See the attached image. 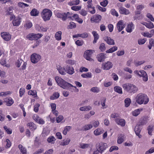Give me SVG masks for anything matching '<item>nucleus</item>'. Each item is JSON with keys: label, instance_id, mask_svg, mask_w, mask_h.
Here are the masks:
<instances>
[{"label": "nucleus", "instance_id": "obj_8", "mask_svg": "<svg viewBox=\"0 0 154 154\" xmlns=\"http://www.w3.org/2000/svg\"><path fill=\"white\" fill-rule=\"evenodd\" d=\"M113 64L110 61H107L105 63L102 64V68L104 70H108L112 67Z\"/></svg>", "mask_w": 154, "mask_h": 154}, {"label": "nucleus", "instance_id": "obj_47", "mask_svg": "<svg viewBox=\"0 0 154 154\" xmlns=\"http://www.w3.org/2000/svg\"><path fill=\"white\" fill-rule=\"evenodd\" d=\"M145 26L149 29H151L154 28V25L153 23L151 22L149 23H147V24H146Z\"/></svg>", "mask_w": 154, "mask_h": 154}, {"label": "nucleus", "instance_id": "obj_27", "mask_svg": "<svg viewBox=\"0 0 154 154\" xmlns=\"http://www.w3.org/2000/svg\"><path fill=\"white\" fill-rule=\"evenodd\" d=\"M143 110V109L140 108L134 110L132 112V115L133 116H137L140 113V112Z\"/></svg>", "mask_w": 154, "mask_h": 154}, {"label": "nucleus", "instance_id": "obj_50", "mask_svg": "<svg viewBox=\"0 0 154 154\" xmlns=\"http://www.w3.org/2000/svg\"><path fill=\"white\" fill-rule=\"evenodd\" d=\"M91 91L94 93H97L100 91V89L97 87H94L91 89Z\"/></svg>", "mask_w": 154, "mask_h": 154}, {"label": "nucleus", "instance_id": "obj_10", "mask_svg": "<svg viewBox=\"0 0 154 154\" xmlns=\"http://www.w3.org/2000/svg\"><path fill=\"white\" fill-rule=\"evenodd\" d=\"M102 16L99 14L95 15L91 18V20L97 23H99L101 20Z\"/></svg>", "mask_w": 154, "mask_h": 154}, {"label": "nucleus", "instance_id": "obj_20", "mask_svg": "<svg viewBox=\"0 0 154 154\" xmlns=\"http://www.w3.org/2000/svg\"><path fill=\"white\" fill-rule=\"evenodd\" d=\"M134 28V24L131 22L130 24L128 25L126 28V31L128 32H131L132 31V29Z\"/></svg>", "mask_w": 154, "mask_h": 154}, {"label": "nucleus", "instance_id": "obj_59", "mask_svg": "<svg viewBox=\"0 0 154 154\" xmlns=\"http://www.w3.org/2000/svg\"><path fill=\"white\" fill-rule=\"evenodd\" d=\"M25 93V89L23 88H21L20 89L19 91V94H20V97H22L23 95Z\"/></svg>", "mask_w": 154, "mask_h": 154}, {"label": "nucleus", "instance_id": "obj_56", "mask_svg": "<svg viewBox=\"0 0 154 154\" xmlns=\"http://www.w3.org/2000/svg\"><path fill=\"white\" fill-rule=\"evenodd\" d=\"M81 6H73L71 8V9L75 11H78L80 10L81 8Z\"/></svg>", "mask_w": 154, "mask_h": 154}, {"label": "nucleus", "instance_id": "obj_2", "mask_svg": "<svg viewBox=\"0 0 154 154\" xmlns=\"http://www.w3.org/2000/svg\"><path fill=\"white\" fill-rule=\"evenodd\" d=\"M122 87L125 91L130 94H134L138 90L137 86L130 83L124 84L122 85Z\"/></svg>", "mask_w": 154, "mask_h": 154}, {"label": "nucleus", "instance_id": "obj_42", "mask_svg": "<svg viewBox=\"0 0 154 154\" xmlns=\"http://www.w3.org/2000/svg\"><path fill=\"white\" fill-rule=\"evenodd\" d=\"M28 94L30 95H32L35 97L37 96V92L35 90H30L28 92Z\"/></svg>", "mask_w": 154, "mask_h": 154}, {"label": "nucleus", "instance_id": "obj_21", "mask_svg": "<svg viewBox=\"0 0 154 154\" xmlns=\"http://www.w3.org/2000/svg\"><path fill=\"white\" fill-rule=\"evenodd\" d=\"M104 132V131L103 129L98 128L94 131V133L95 135L98 136L102 134Z\"/></svg>", "mask_w": 154, "mask_h": 154}, {"label": "nucleus", "instance_id": "obj_61", "mask_svg": "<svg viewBox=\"0 0 154 154\" xmlns=\"http://www.w3.org/2000/svg\"><path fill=\"white\" fill-rule=\"evenodd\" d=\"M119 148L118 146H112L110 148L109 151L111 152L114 150H118Z\"/></svg>", "mask_w": 154, "mask_h": 154}, {"label": "nucleus", "instance_id": "obj_55", "mask_svg": "<svg viewBox=\"0 0 154 154\" xmlns=\"http://www.w3.org/2000/svg\"><path fill=\"white\" fill-rule=\"evenodd\" d=\"M108 3V1L107 0H104L103 1L100 2V5L103 7H106Z\"/></svg>", "mask_w": 154, "mask_h": 154}, {"label": "nucleus", "instance_id": "obj_22", "mask_svg": "<svg viewBox=\"0 0 154 154\" xmlns=\"http://www.w3.org/2000/svg\"><path fill=\"white\" fill-rule=\"evenodd\" d=\"M18 147L22 154H27V150L26 149L23 147L21 144L18 145Z\"/></svg>", "mask_w": 154, "mask_h": 154}, {"label": "nucleus", "instance_id": "obj_14", "mask_svg": "<svg viewBox=\"0 0 154 154\" xmlns=\"http://www.w3.org/2000/svg\"><path fill=\"white\" fill-rule=\"evenodd\" d=\"M65 69L66 72L69 74L72 75L75 72L74 69L72 66L67 65L66 66Z\"/></svg>", "mask_w": 154, "mask_h": 154}, {"label": "nucleus", "instance_id": "obj_12", "mask_svg": "<svg viewBox=\"0 0 154 154\" xmlns=\"http://www.w3.org/2000/svg\"><path fill=\"white\" fill-rule=\"evenodd\" d=\"M125 25L122 20H119L117 23L116 28L118 30V32L121 31L125 28Z\"/></svg>", "mask_w": 154, "mask_h": 154}, {"label": "nucleus", "instance_id": "obj_15", "mask_svg": "<svg viewBox=\"0 0 154 154\" xmlns=\"http://www.w3.org/2000/svg\"><path fill=\"white\" fill-rule=\"evenodd\" d=\"M120 13L122 14L127 15L130 14V12L128 10L123 7H121L119 9Z\"/></svg>", "mask_w": 154, "mask_h": 154}, {"label": "nucleus", "instance_id": "obj_23", "mask_svg": "<svg viewBox=\"0 0 154 154\" xmlns=\"http://www.w3.org/2000/svg\"><path fill=\"white\" fill-rule=\"evenodd\" d=\"M97 58L99 62H101L105 58V55L103 53H100L98 55Z\"/></svg>", "mask_w": 154, "mask_h": 154}, {"label": "nucleus", "instance_id": "obj_19", "mask_svg": "<svg viewBox=\"0 0 154 154\" xmlns=\"http://www.w3.org/2000/svg\"><path fill=\"white\" fill-rule=\"evenodd\" d=\"M20 17H18L16 19H15L13 20L12 23L14 26H19L21 22L20 20Z\"/></svg>", "mask_w": 154, "mask_h": 154}, {"label": "nucleus", "instance_id": "obj_53", "mask_svg": "<svg viewBox=\"0 0 154 154\" xmlns=\"http://www.w3.org/2000/svg\"><path fill=\"white\" fill-rule=\"evenodd\" d=\"M79 37L82 38H87L88 36V34L87 32H84L82 34H80Z\"/></svg>", "mask_w": 154, "mask_h": 154}, {"label": "nucleus", "instance_id": "obj_25", "mask_svg": "<svg viewBox=\"0 0 154 154\" xmlns=\"http://www.w3.org/2000/svg\"><path fill=\"white\" fill-rule=\"evenodd\" d=\"M92 33L94 37V39L93 42L94 44L97 42V40L99 38V36L98 34L96 31H93Z\"/></svg>", "mask_w": 154, "mask_h": 154}, {"label": "nucleus", "instance_id": "obj_17", "mask_svg": "<svg viewBox=\"0 0 154 154\" xmlns=\"http://www.w3.org/2000/svg\"><path fill=\"white\" fill-rule=\"evenodd\" d=\"M115 121L118 125H120L122 127L124 126L125 125V121L124 119L117 118L116 119Z\"/></svg>", "mask_w": 154, "mask_h": 154}, {"label": "nucleus", "instance_id": "obj_46", "mask_svg": "<svg viewBox=\"0 0 154 154\" xmlns=\"http://www.w3.org/2000/svg\"><path fill=\"white\" fill-rule=\"evenodd\" d=\"M13 8L12 7H9L6 11V15H9L11 14L13 12Z\"/></svg>", "mask_w": 154, "mask_h": 154}, {"label": "nucleus", "instance_id": "obj_36", "mask_svg": "<svg viewBox=\"0 0 154 154\" xmlns=\"http://www.w3.org/2000/svg\"><path fill=\"white\" fill-rule=\"evenodd\" d=\"M43 36V35L40 33H34V40H37Z\"/></svg>", "mask_w": 154, "mask_h": 154}, {"label": "nucleus", "instance_id": "obj_60", "mask_svg": "<svg viewBox=\"0 0 154 154\" xmlns=\"http://www.w3.org/2000/svg\"><path fill=\"white\" fill-rule=\"evenodd\" d=\"M90 144L88 143H81L80 145V147L82 149H85L89 146Z\"/></svg>", "mask_w": 154, "mask_h": 154}, {"label": "nucleus", "instance_id": "obj_49", "mask_svg": "<svg viewBox=\"0 0 154 154\" xmlns=\"http://www.w3.org/2000/svg\"><path fill=\"white\" fill-rule=\"evenodd\" d=\"M26 38L30 40H33L34 33H31L28 34L26 36Z\"/></svg>", "mask_w": 154, "mask_h": 154}, {"label": "nucleus", "instance_id": "obj_44", "mask_svg": "<svg viewBox=\"0 0 154 154\" xmlns=\"http://www.w3.org/2000/svg\"><path fill=\"white\" fill-rule=\"evenodd\" d=\"M4 128L8 134H12V131L10 128H8L6 126H4Z\"/></svg>", "mask_w": 154, "mask_h": 154}, {"label": "nucleus", "instance_id": "obj_58", "mask_svg": "<svg viewBox=\"0 0 154 154\" xmlns=\"http://www.w3.org/2000/svg\"><path fill=\"white\" fill-rule=\"evenodd\" d=\"M153 126L150 125L148 127L147 130H148V133L150 135H152V133L153 130Z\"/></svg>", "mask_w": 154, "mask_h": 154}, {"label": "nucleus", "instance_id": "obj_52", "mask_svg": "<svg viewBox=\"0 0 154 154\" xmlns=\"http://www.w3.org/2000/svg\"><path fill=\"white\" fill-rule=\"evenodd\" d=\"M5 118V115L2 113V111L0 110V121L1 122L4 121Z\"/></svg>", "mask_w": 154, "mask_h": 154}, {"label": "nucleus", "instance_id": "obj_35", "mask_svg": "<svg viewBox=\"0 0 154 154\" xmlns=\"http://www.w3.org/2000/svg\"><path fill=\"white\" fill-rule=\"evenodd\" d=\"M59 94L58 92H55L53 94L52 96L50 97V99L53 100L57 99L59 97Z\"/></svg>", "mask_w": 154, "mask_h": 154}, {"label": "nucleus", "instance_id": "obj_38", "mask_svg": "<svg viewBox=\"0 0 154 154\" xmlns=\"http://www.w3.org/2000/svg\"><path fill=\"white\" fill-rule=\"evenodd\" d=\"M140 126L137 125L134 128V131L136 134H139V133H140L141 130V128L140 127Z\"/></svg>", "mask_w": 154, "mask_h": 154}, {"label": "nucleus", "instance_id": "obj_4", "mask_svg": "<svg viewBox=\"0 0 154 154\" xmlns=\"http://www.w3.org/2000/svg\"><path fill=\"white\" fill-rule=\"evenodd\" d=\"M52 14V11L48 9H44L41 13L42 18L45 21L50 20Z\"/></svg>", "mask_w": 154, "mask_h": 154}, {"label": "nucleus", "instance_id": "obj_48", "mask_svg": "<svg viewBox=\"0 0 154 154\" xmlns=\"http://www.w3.org/2000/svg\"><path fill=\"white\" fill-rule=\"evenodd\" d=\"M40 106V105L39 103H36L34 106V111L35 112H37L39 110V107Z\"/></svg>", "mask_w": 154, "mask_h": 154}, {"label": "nucleus", "instance_id": "obj_16", "mask_svg": "<svg viewBox=\"0 0 154 154\" xmlns=\"http://www.w3.org/2000/svg\"><path fill=\"white\" fill-rule=\"evenodd\" d=\"M104 39L109 45H114L115 44L114 40L110 37L105 36L104 38Z\"/></svg>", "mask_w": 154, "mask_h": 154}, {"label": "nucleus", "instance_id": "obj_1", "mask_svg": "<svg viewBox=\"0 0 154 154\" xmlns=\"http://www.w3.org/2000/svg\"><path fill=\"white\" fill-rule=\"evenodd\" d=\"M136 102L139 104H146L149 101L148 96L145 94L139 93L135 97Z\"/></svg>", "mask_w": 154, "mask_h": 154}, {"label": "nucleus", "instance_id": "obj_57", "mask_svg": "<svg viewBox=\"0 0 154 154\" xmlns=\"http://www.w3.org/2000/svg\"><path fill=\"white\" fill-rule=\"evenodd\" d=\"M84 42L82 40H77L75 42V44L78 46H82Z\"/></svg>", "mask_w": 154, "mask_h": 154}, {"label": "nucleus", "instance_id": "obj_5", "mask_svg": "<svg viewBox=\"0 0 154 154\" xmlns=\"http://www.w3.org/2000/svg\"><path fill=\"white\" fill-rule=\"evenodd\" d=\"M56 15L57 17L60 18L63 21H65L67 18H71L72 14L70 12H68L66 13L57 12L56 13Z\"/></svg>", "mask_w": 154, "mask_h": 154}, {"label": "nucleus", "instance_id": "obj_51", "mask_svg": "<svg viewBox=\"0 0 154 154\" xmlns=\"http://www.w3.org/2000/svg\"><path fill=\"white\" fill-rule=\"evenodd\" d=\"M32 26V23L30 21H28L27 22L25 26V27L27 29H29L31 28Z\"/></svg>", "mask_w": 154, "mask_h": 154}, {"label": "nucleus", "instance_id": "obj_6", "mask_svg": "<svg viewBox=\"0 0 154 154\" xmlns=\"http://www.w3.org/2000/svg\"><path fill=\"white\" fill-rule=\"evenodd\" d=\"M108 147L106 143L100 142L97 143L96 145L97 150L100 153H102Z\"/></svg>", "mask_w": 154, "mask_h": 154}, {"label": "nucleus", "instance_id": "obj_34", "mask_svg": "<svg viewBox=\"0 0 154 154\" xmlns=\"http://www.w3.org/2000/svg\"><path fill=\"white\" fill-rule=\"evenodd\" d=\"M118 49V48L116 46H113V47L111 48L108 50H107L106 51V52L107 53H112L116 51Z\"/></svg>", "mask_w": 154, "mask_h": 154}, {"label": "nucleus", "instance_id": "obj_13", "mask_svg": "<svg viewBox=\"0 0 154 154\" xmlns=\"http://www.w3.org/2000/svg\"><path fill=\"white\" fill-rule=\"evenodd\" d=\"M139 76L143 77V81L146 82L148 80V76L145 71L142 70L139 71Z\"/></svg>", "mask_w": 154, "mask_h": 154}, {"label": "nucleus", "instance_id": "obj_28", "mask_svg": "<svg viewBox=\"0 0 154 154\" xmlns=\"http://www.w3.org/2000/svg\"><path fill=\"white\" fill-rule=\"evenodd\" d=\"M39 12L36 9L33 8L30 12L31 16H36L38 15Z\"/></svg>", "mask_w": 154, "mask_h": 154}, {"label": "nucleus", "instance_id": "obj_54", "mask_svg": "<svg viewBox=\"0 0 154 154\" xmlns=\"http://www.w3.org/2000/svg\"><path fill=\"white\" fill-rule=\"evenodd\" d=\"M106 49L105 45L103 43H102L100 44V47L99 49L102 52H103L105 51Z\"/></svg>", "mask_w": 154, "mask_h": 154}, {"label": "nucleus", "instance_id": "obj_11", "mask_svg": "<svg viewBox=\"0 0 154 154\" xmlns=\"http://www.w3.org/2000/svg\"><path fill=\"white\" fill-rule=\"evenodd\" d=\"M1 36L5 41H8L10 40L11 38V35L8 32H3L1 33Z\"/></svg>", "mask_w": 154, "mask_h": 154}, {"label": "nucleus", "instance_id": "obj_31", "mask_svg": "<svg viewBox=\"0 0 154 154\" xmlns=\"http://www.w3.org/2000/svg\"><path fill=\"white\" fill-rule=\"evenodd\" d=\"M56 140L55 138L53 136H50L48 138L47 141L49 143H54Z\"/></svg>", "mask_w": 154, "mask_h": 154}, {"label": "nucleus", "instance_id": "obj_24", "mask_svg": "<svg viewBox=\"0 0 154 154\" xmlns=\"http://www.w3.org/2000/svg\"><path fill=\"white\" fill-rule=\"evenodd\" d=\"M57 70L60 74L62 75H65L66 74L65 68H62L60 66H59V67H57Z\"/></svg>", "mask_w": 154, "mask_h": 154}, {"label": "nucleus", "instance_id": "obj_18", "mask_svg": "<svg viewBox=\"0 0 154 154\" xmlns=\"http://www.w3.org/2000/svg\"><path fill=\"white\" fill-rule=\"evenodd\" d=\"M5 101L6 103V105L8 106H11L14 103L13 100L11 97L6 98L5 99Z\"/></svg>", "mask_w": 154, "mask_h": 154}, {"label": "nucleus", "instance_id": "obj_9", "mask_svg": "<svg viewBox=\"0 0 154 154\" xmlns=\"http://www.w3.org/2000/svg\"><path fill=\"white\" fill-rule=\"evenodd\" d=\"M92 53L93 52L92 50H87L85 53L84 57L87 60L92 61L93 59L91 58V57Z\"/></svg>", "mask_w": 154, "mask_h": 154}, {"label": "nucleus", "instance_id": "obj_26", "mask_svg": "<svg viewBox=\"0 0 154 154\" xmlns=\"http://www.w3.org/2000/svg\"><path fill=\"white\" fill-rule=\"evenodd\" d=\"M27 126L29 127V128L32 130H34L36 128V125L32 122H30L28 123Z\"/></svg>", "mask_w": 154, "mask_h": 154}, {"label": "nucleus", "instance_id": "obj_32", "mask_svg": "<svg viewBox=\"0 0 154 154\" xmlns=\"http://www.w3.org/2000/svg\"><path fill=\"white\" fill-rule=\"evenodd\" d=\"M115 91L119 94H122V88L119 86H116L114 88Z\"/></svg>", "mask_w": 154, "mask_h": 154}, {"label": "nucleus", "instance_id": "obj_39", "mask_svg": "<svg viewBox=\"0 0 154 154\" xmlns=\"http://www.w3.org/2000/svg\"><path fill=\"white\" fill-rule=\"evenodd\" d=\"M124 136L121 135L120 136L118 137L117 143L118 144L122 143L124 141Z\"/></svg>", "mask_w": 154, "mask_h": 154}, {"label": "nucleus", "instance_id": "obj_64", "mask_svg": "<svg viewBox=\"0 0 154 154\" xmlns=\"http://www.w3.org/2000/svg\"><path fill=\"white\" fill-rule=\"evenodd\" d=\"M80 13L82 16H85L87 14V12L85 10L82 9L80 11Z\"/></svg>", "mask_w": 154, "mask_h": 154}, {"label": "nucleus", "instance_id": "obj_41", "mask_svg": "<svg viewBox=\"0 0 154 154\" xmlns=\"http://www.w3.org/2000/svg\"><path fill=\"white\" fill-rule=\"evenodd\" d=\"M76 62L75 60H66V63L70 65H73L76 64Z\"/></svg>", "mask_w": 154, "mask_h": 154}, {"label": "nucleus", "instance_id": "obj_63", "mask_svg": "<svg viewBox=\"0 0 154 154\" xmlns=\"http://www.w3.org/2000/svg\"><path fill=\"white\" fill-rule=\"evenodd\" d=\"M111 14L114 15L115 16L117 17L119 16V14L114 9H113L111 10Z\"/></svg>", "mask_w": 154, "mask_h": 154}, {"label": "nucleus", "instance_id": "obj_43", "mask_svg": "<svg viewBox=\"0 0 154 154\" xmlns=\"http://www.w3.org/2000/svg\"><path fill=\"white\" fill-rule=\"evenodd\" d=\"M81 76L83 78H91V72H88L85 74L83 73L82 74Z\"/></svg>", "mask_w": 154, "mask_h": 154}, {"label": "nucleus", "instance_id": "obj_33", "mask_svg": "<svg viewBox=\"0 0 154 154\" xmlns=\"http://www.w3.org/2000/svg\"><path fill=\"white\" fill-rule=\"evenodd\" d=\"M80 2L79 0H76L75 1H72L68 3V5L70 6L78 5Z\"/></svg>", "mask_w": 154, "mask_h": 154}, {"label": "nucleus", "instance_id": "obj_40", "mask_svg": "<svg viewBox=\"0 0 154 154\" xmlns=\"http://www.w3.org/2000/svg\"><path fill=\"white\" fill-rule=\"evenodd\" d=\"M70 141V140L69 139H67L66 140H63V141L60 142V145L61 146H65L68 145Z\"/></svg>", "mask_w": 154, "mask_h": 154}, {"label": "nucleus", "instance_id": "obj_3", "mask_svg": "<svg viewBox=\"0 0 154 154\" xmlns=\"http://www.w3.org/2000/svg\"><path fill=\"white\" fill-rule=\"evenodd\" d=\"M55 79L57 85L63 89H68L72 87V85L70 83L65 81L63 79L59 76H56Z\"/></svg>", "mask_w": 154, "mask_h": 154}, {"label": "nucleus", "instance_id": "obj_29", "mask_svg": "<svg viewBox=\"0 0 154 154\" xmlns=\"http://www.w3.org/2000/svg\"><path fill=\"white\" fill-rule=\"evenodd\" d=\"M62 32L59 31L57 32L55 35V38L58 41H59L61 39Z\"/></svg>", "mask_w": 154, "mask_h": 154}, {"label": "nucleus", "instance_id": "obj_45", "mask_svg": "<svg viewBox=\"0 0 154 154\" xmlns=\"http://www.w3.org/2000/svg\"><path fill=\"white\" fill-rule=\"evenodd\" d=\"M93 127V126L92 125H85L83 128V130L85 131H87L91 128Z\"/></svg>", "mask_w": 154, "mask_h": 154}, {"label": "nucleus", "instance_id": "obj_62", "mask_svg": "<svg viewBox=\"0 0 154 154\" xmlns=\"http://www.w3.org/2000/svg\"><path fill=\"white\" fill-rule=\"evenodd\" d=\"M69 28L72 29L75 28L76 27V25L75 23L71 22L69 23Z\"/></svg>", "mask_w": 154, "mask_h": 154}, {"label": "nucleus", "instance_id": "obj_30", "mask_svg": "<svg viewBox=\"0 0 154 154\" xmlns=\"http://www.w3.org/2000/svg\"><path fill=\"white\" fill-rule=\"evenodd\" d=\"M91 109V107L89 106H85L81 107L80 110L81 111H88Z\"/></svg>", "mask_w": 154, "mask_h": 154}, {"label": "nucleus", "instance_id": "obj_37", "mask_svg": "<svg viewBox=\"0 0 154 154\" xmlns=\"http://www.w3.org/2000/svg\"><path fill=\"white\" fill-rule=\"evenodd\" d=\"M131 102V100L129 98H127L125 100V106L126 107H128Z\"/></svg>", "mask_w": 154, "mask_h": 154}, {"label": "nucleus", "instance_id": "obj_7", "mask_svg": "<svg viewBox=\"0 0 154 154\" xmlns=\"http://www.w3.org/2000/svg\"><path fill=\"white\" fill-rule=\"evenodd\" d=\"M41 58V56L36 53H33L31 56V62L33 63H36L39 61Z\"/></svg>", "mask_w": 154, "mask_h": 154}]
</instances>
